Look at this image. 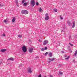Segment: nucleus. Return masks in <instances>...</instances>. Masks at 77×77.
Returning a JSON list of instances; mask_svg holds the SVG:
<instances>
[{"label": "nucleus", "instance_id": "obj_1", "mask_svg": "<svg viewBox=\"0 0 77 77\" xmlns=\"http://www.w3.org/2000/svg\"><path fill=\"white\" fill-rule=\"evenodd\" d=\"M21 13L22 14H23L25 15H26L29 14V13L28 12V11H27V10H22L21 11Z\"/></svg>", "mask_w": 77, "mask_h": 77}, {"label": "nucleus", "instance_id": "obj_2", "mask_svg": "<svg viewBox=\"0 0 77 77\" xmlns=\"http://www.w3.org/2000/svg\"><path fill=\"white\" fill-rule=\"evenodd\" d=\"M31 5L32 7L35 6V2L34 0H32L31 2Z\"/></svg>", "mask_w": 77, "mask_h": 77}, {"label": "nucleus", "instance_id": "obj_3", "mask_svg": "<svg viewBox=\"0 0 77 77\" xmlns=\"http://www.w3.org/2000/svg\"><path fill=\"white\" fill-rule=\"evenodd\" d=\"M22 49L23 51L24 52V53H26V52L27 51V48H26V46H23L22 47Z\"/></svg>", "mask_w": 77, "mask_h": 77}, {"label": "nucleus", "instance_id": "obj_4", "mask_svg": "<svg viewBox=\"0 0 77 77\" xmlns=\"http://www.w3.org/2000/svg\"><path fill=\"white\" fill-rule=\"evenodd\" d=\"M28 72L29 73H30L31 74L32 72V69H31V68L30 67H29L28 69Z\"/></svg>", "mask_w": 77, "mask_h": 77}, {"label": "nucleus", "instance_id": "obj_5", "mask_svg": "<svg viewBox=\"0 0 77 77\" xmlns=\"http://www.w3.org/2000/svg\"><path fill=\"white\" fill-rule=\"evenodd\" d=\"M33 51V49L32 48H31L29 50V53H32Z\"/></svg>", "mask_w": 77, "mask_h": 77}, {"label": "nucleus", "instance_id": "obj_6", "mask_svg": "<svg viewBox=\"0 0 77 77\" xmlns=\"http://www.w3.org/2000/svg\"><path fill=\"white\" fill-rule=\"evenodd\" d=\"M48 43V40H45L43 42V45H45Z\"/></svg>", "mask_w": 77, "mask_h": 77}, {"label": "nucleus", "instance_id": "obj_7", "mask_svg": "<svg viewBox=\"0 0 77 77\" xmlns=\"http://www.w3.org/2000/svg\"><path fill=\"white\" fill-rule=\"evenodd\" d=\"M67 24H68L69 26H72V23L70 21H67Z\"/></svg>", "mask_w": 77, "mask_h": 77}, {"label": "nucleus", "instance_id": "obj_8", "mask_svg": "<svg viewBox=\"0 0 77 77\" xmlns=\"http://www.w3.org/2000/svg\"><path fill=\"white\" fill-rule=\"evenodd\" d=\"M72 28H74V27H75V22L74 21H73L72 22Z\"/></svg>", "mask_w": 77, "mask_h": 77}, {"label": "nucleus", "instance_id": "obj_9", "mask_svg": "<svg viewBox=\"0 0 77 77\" xmlns=\"http://www.w3.org/2000/svg\"><path fill=\"white\" fill-rule=\"evenodd\" d=\"M6 50H7V49H3L1 50V51L2 53H4V52H5V51H6Z\"/></svg>", "mask_w": 77, "mask_h": 77}, {"label": "nucleus", "instance_id": "obj_10", "mask_svg": "<svg viewBox=\"0 0 77 77\" xmlns=\"http://www.w3.org/2000/svg\"><path fill=\"white\" fill-rule=\"evenodd\" d=\"M48 60L50 61H53V60H55V59L54 58H52L51 59L50 58H49Z\"/></svg>", "mask_w": 77, "mask_h": 77}, {"label": "nucleus", "instance_id": "obj_11", "mask_svg": "<svg viewBox=\"0 0 77 77\" xmlns=\"http://www.w3.org/2000/svg\"><path fill=\"white\" fill-rule=\"evenodd\" d=\"M49 19V16H46V17H45V20H48Z\"/></svg>", "mask_w": 77, "mask_h": 77}, {"label": "nucleus", "instance_id": "obj_12", "mask_svg": "<svg viewBox=\"0 0 77 77\" xmlns=\"http://www.w3.org/2000/svg\"><path fill=\"white\" fill-rule=\"evenodd\" d=\"M15 18L14 17L12 20V22H13V23H14L15 22Z\"/></svg>", "mask_w": 77, "mask_h": 77}, {"label": "nucleus", "instance_id": "obj_13", "mask_svg": "<svg viewBox=\"0 0 77 77\" xmlns=\"http://www.w3.org/2000/svg\"><path fill=\"white\" fill-rule=\"evenodd\" d=\"M49 57H52V53H49Z\"/></svg>", "mask_w": 77, "mask_h": 77}, {"label": "nucleus", "instance_id": "obj_14", "mask_svg": "<svg viewBox=\"0 0 77 77\" xmlns=\"http://www.w3.org/2000/svg\"><path fill=\"white\" fill-rule=\"evenodd\" d=\"M59 72L60 75H62V74H63V72H60V71H59Z\"/></svg>", "mask_w": 77, "mask_h": 77}, {"label": "nucleus", "instance_id": "obj_15", "mask_svg": "<svg viewBox=\"0 0 77 77\" xmlns=\"http://www.w3.org/2000/svg\"><path fill=\"white\" fill-rule=\"evenodd\" d=\"M14 59L12 58V57L8 59V60H14Z\"/></svg>", "mask_w": 77, "mask_h": 77}, {"label": "nucleus", "instance_id": "obj_16", "mask_svg": "<svg viewBox=\"0 0 77 77\" xmlns=\"http://www.w3.org/2000/svg\"><path fill=\"white\" fill-rule=\"evenodd\" d=\"M77 51H75V53L74 54V55L75 56H76V55H77Z\"/></svg>", "mask_w": 77, "mask_h": 77}, {"label": "nucleus", "instance_id": "obj_17", "mask_svg": "<svg viewBox=\"0 0 77 77\" xmlns=\"http://www.w3.org/2000/svg\"><path fill=\"white\" fill-rule=\"evenodd\" d=\"M42 11V9L41 8H40L39 9V12H41V11Z\"/></svg>", "mask_w": 77, "mask_h": 77}, {"label": "nucleus", "instance_id": "obj_18", "mask_svg": "<svg viewBox=\"0 0 77 77\" xmlns=\"http://www.w3.org/2000/svg\"><path fill=\"white\" fill-rule=\"evenodd\" d=\"M63 30L61 31V32H65V28L63 27Z\"/></svg>", "mask_w": 77, "mask_h": 77}, {"label": "nucleus", "instance_id": "obj_19", "mask_svg": "<svg viewBox=\"0 0 77 77\" xmlns=\"http://www.w3.org/2000/svg\"><path fill=\"white\" fill-rule=\"evenodd\" d=\"M44 50H45L44 48H43L41 49V51H44Z\"/></svg>", "mask_w": 77, "mask_h": 77}, {"label": "nucleus", "instance_id": "obj_20", "mask_svg": "<svg viewBox=\"0 0 77 77\" xmlns=\"http://www.w3.org/2000/svg\"><path fill=\"white\" fill-rule=\"evenodd\" d=\"M25 2H26L25 0H23L22 2V3H24Z\"/></svg>", "mask_w": 77, "mask_h": 77}, {"label": "nucleus", "instance_id": "obj_21", "mask_svg": "<svg viewBox=\"0 0 77 77\" xmlns=\"http://www.w3.org/2000/svg\"><path fill=\"white\" fill-rule=\"evenodd\" d=\"M48 52H46V53H45V56H47V54H48Z\"/></svg>", "mask_w": 77, "mask_h": 77}, {"label": "nucleus", "instance_id": "obj_22", "mask_svg": "<svg viewBox=\"0 0 77 77\" xmlns=\"http://www.w3.org/2000/svg\"><path fill=\"white\" fill-rule=\"evenodd\" d=\"M54 11L55 12H57V9H54Z\"/></svg>", "mask_w": 77, "mask_h": 77}, {"label": "nucleus", "instance_id": "obj_23", "mask_svg": "<svg viewBox=\"0 0 77 77\" xmlns=\"http://www.w3.org/2000/svg\"><path fill=\"white\" fill-rule=\"evenodd\" d=\"M18 37H19V38H22V35H18Z\"/></svg>", "mask_w": 77, "mask_h": 77}, {"label": "nucleus", "instance_id": "obj_24", "mask_svg": "<svg viewBox=\"0 0 77 77\" xmlns=\"http://www.w3.org/2000/svg\"><path fill=\"white\" fill-rule=\"evenodd\" d=\"M60 18L61 20H63V17H62V16H61V15H60Z\"/></svg>", "mask_w": 77, "mask_h": 77}, {"label": "nucleus", "instance_id": "obj_25", "mask_svg": "<svg viewBox=\"0 0 77 77\" xmlns=\"http://www.w3.org/2000/svg\"><path fill=\"white\" fill-rule=\"evenodd\" d=\"M2 6H4L3 4H0V7H2Z\"/></svg>", "mask_w": 77, "mask_h": 77}, {"label": "nucleus", "instance_id": "obj_26", "mask_svg": "<svg viewBox=\"0 0 77 77\" xmlns=\"http://www.w3.org/2000/svg\"><path fill=\"white\" fill-rule=\"evenodd\" d=\"M36 6H38L39 5V3L38 2H36Z\"/></svg>", "mask_w": 77, "mask_h": 77}, {"label": "nucleus", "instance_id": "obj_27", "mask_svg": "<svg viewBox=\"0 0 77 77\" xmlns=\"http://www.w3.org/2000/svg\"><path fill=\"white\" fill-rule=\"evenodd\" d=\"M24 6H26L27 5V3L25 2L23 4Z\"/></svg>", "mask_w": 77, "mask_h": 77}, {"label": "nucleus", "instance_id": "obj_28", "mask_svg": "<svg viewBox=\"0 0 77 77\" xmlns=\"http://www.w3.org/2000/svg\"><path fill=\"white\" fill-rule=\"evenodd\" d=\"M69 56H68V57H67V58H65V60H68V59H69Z\"/></svg>", "mask_w": 77, "mask_h": 77}, {"label": "nucleus", "instance_id": "obj_29", "mask_svg": "<svg viewBox=\"0 0 77 77\" xmlns=\"http://www.w3.org/2000/svg\"><path fill=\"white\" fill-rule=\"evenodd\" d=\"M48 13H46L45 14V16H46V17L48 16Z\"/></svg>", "mask_w": 77, "mask_h": 77}, {"label": "nucleus", "instance_id": "obj_30", "mask_svg": "<svg viewBox=\"0 0 77 77\" xmlns=\"http://www.w3.org/2000/svg\"><path fill=\"white\" fill-rule=\"evenodd\" d=\"M45 50H47V47H45L44 48Z\"/></svg>", "mask_w": 77, "mask_h": 77}, {"label": "nucleus", "instance_id": "obj_31", "mask_svg": "<svg viewBox=\"0 0 77 77\" xmlns=\"http://www.w3.org/2000/svg\"><path fill=\"white\" fill-rule=\"evenodd\" d=\"M69 44L71 46H73L72 44L71 43H69Z\"/></svg>", "mask_w": 77, "mask_h": 77}, {"label": "nucleus", "instance_id": "obj_32", "mask_svg": "<svg viewBox=\"0 0 77 77\" xmlns=\"http://www.w3.org/2000/svg\"><path fill=\"white\" fill-rule=\"evenodd\" d=\"M4 23H6L7 22V21L6 20H4Z\"/></svg>", "mask_w": 77, "mask_h": 77}, {"label": "nucleus", "instance_id": "obj_33", "mask_svg": "<svg viewBox=\"0 0 77 77\" xmlns=\"http://www.w3.org/2000/svg\"><path fill=\"white\" fill-rule=\"evenodd\" d=\"M2 36H6V35H5V34H4V33H3V34H2Z\"/></svg>", "mask_w": 77, "mask_h": 77}, {"label": "nucleus", "instance_id": "obj_34", "mask_svg": "<svg viewBox=\"0 0 77 77\" xmlns=\"http://www.w3.org/2000/svg\"><path fill=\"white\" fill-rule=\"evenodd\" d=\"M38 77H42V76L41 75V74H40Z\"/></svg>", "mask_w": 77, "mask_h": 77}, {"label": "nucleus", "instance_id": "obj_35", "mask_svg": "<svg viewBox=\"0 0 77 77\" xmlns=\"http://www.w3.org/2000/svg\"><path fill=\"white\" fill-rule=\"evenodd\" d=\"M39 58V57L37 56L35 57V59H38Z\"/></svg>", "mask_w": 77, "mask_h": 77}, {"label": "nucleus", "instance_id": "obj_36", "mask_svg": "<svg viewBox=\"0 0 77 77\" xmlns=\"http://www.w3.org/2000/svg\"><path fill=\"white\" fill-rule=\"evenodd\" d=\"M73 63H75V62H76V61L74 60L73 61Z\"/></svg>", "mask_w": 77, "mask_h": 77}, {"label": "nucleus", "instance_id": "obj_37", "mask_svg": "<svg viewBox=\"0 0 77 77\" xmlns=\"http://www.w3.org/2000/svg\"><path fill=\"white\" fill-rule=\"evenodd\" d=\"M64 57H67V55H64Z\"/></svg>", "mask_w": 77, "mask_h": 77}, {"label": "nucleus", "instance_id": "obj_38", "mask_svg": "<svg viewBox=\"0 0 77 77\" xmlns=\"http://www.w3.org/2000/svg\"><path fill=\"white\" fill-rule=\"evenodd\" d=\"M50 77H53V76L51 75H50Z\"/></svg>", "mask_w": 77, "mask_h": 77}, {"label": "nucleus", "instance_id": "obj_39", "mask_svg": "<svg viewBox=\"0 0 77 77\" xmlns=\"http://www.w3.org/2000/svg\"><path fill=\"white\" fill-rule=\"evenodd\" d=\"M61 66V65L60 64H59L58 65L59 67H60Z\"/></svg>", "mask_w": 77, "mask_h": 77}, {"label": "nucleus", "instance_id": "obj_40", "mask_svg": "<svg viewBox=\"0 0 77 77\" xmlns=\"http://www.w3.org/2000/svg\"><path fill=\"white\" fill-rule=\"evenodd\" d=\"M19 67H20L21 66H22V65H20L19 66Z\"/></svg>", "mask_w": 77, "mask_h": 77}, {"label": "nucleus", "instance_id": "obj_41", "mask_svg": "<svg viewBox=\"0 0 77 77\" xmlns=\"http://www.w3.org/2000/svg\"><path fill=\"white\" fill-rule=\"evenodd\" d=\"M69 39H71V36H69Z\"/></svg>", "mask_w": 77, "mask_h": 77}, {"label": "nucleus", "instance_id": "obj_42", "mask_svg": "<svg viewBox=\"0 0 77 77\" xmlns=\"http://www.w3.org/2000/svg\"><path fill=\"white\" fill-rule=\"evenodd\" d=\"M61 52L62 53H64V52H63V51H62Z\"/></svg>", "mask_w": 77, "mask_h": 77}, {"label": "nucleus", "instance_id": "obj_43", "mask_svg": "<svg viewBox=\"0 0 77 77\" xmlns=\"http://www.w3.org/2000/svg\"><path fill=\"white\" fill-rule=\"evenodd\" d=\"M48 63H50V61H48Z\"/></svg>", "mask_w": 77, "mask_h": 77}, {"label": "nucleus", "instance_id": "obj_44", "mask_svg": "<svg viewBox=\"0 0 77 77\" xmlns=\"http://www.w3.org/2000/svg\"><path fill=\"white\" fill-rule=\"evenodd\" d=\"M38 41H39V42H40V41H41V40H40V39L38 40Z\"/></svg>", "mask_w": 77, "mask_h": 77}, {"label": "nucleus", "instance_id": "obj_45", "mask_svg": "<svg viewBox=\"0 0 77 77\" xmlns=\"http://www.w3.org/2000/svg\"><path fill=\"white\" fill-rule=\"evenodd\" d=\"M16 3H18V2H16Z\"/></svg>", "mask_w": 77, "mask_h": 77}]
</instances>
